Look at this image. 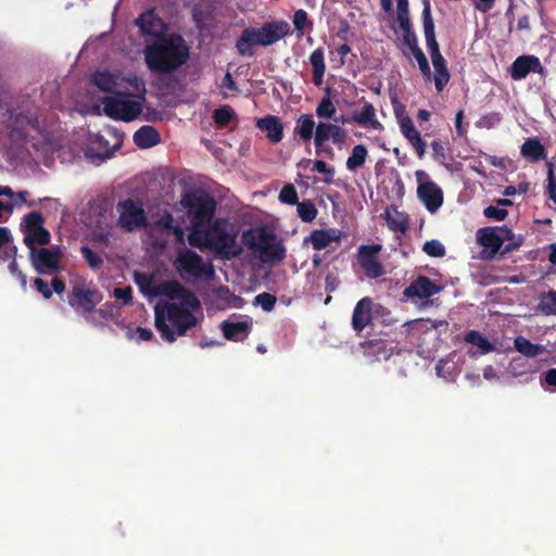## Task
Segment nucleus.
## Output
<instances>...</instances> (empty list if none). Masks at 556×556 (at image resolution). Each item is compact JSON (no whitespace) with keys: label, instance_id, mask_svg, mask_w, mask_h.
<instances>
[{"label":"nucleus","instance_id":"8","mask_svg":"<svg viewBox=\"0 0 556 556\" xmlns=\"http://www.w3.org/2000/svg\"><path fill=\"white\" fill-rule=\"evenodd\" d=\"M124 136L118 130L106 127L99 134H92L88 138L85 156L94 164H100L110 159L123 144Z\"/></svg>","mask_w":556,"mask_h":556},{"label":"nucleus","instance_id":"19","mask_svg":"<svg viewBox=\"0 0 556 556\" xmlns=\"http://www.w3.org/2000/svg\"><path fill=\"white\" fill-rule=\"evenodd\" d=\"M380 251V244L362 245L358 250V262L369 278H378L383 275L382 265L377 257Z\"/></svg>","mask_w":556,"mask_h":556},{"label":"nucleus","instance_id":"25","mask_svg":"<svg viewBox=\"0 0 556 556\" xmlns=\"http://www.w3.org/2000/svg\"><path fill=\"white\" fill-rule=\"evenodd\" d=\"M464 340L466 343L472 345V349L468 350V355L477 357L478 355H485L496 351V343L490 341L485 336L476 330L468 331Z\"/></svg>","mask_w":556,"mask_h":556},{"label":"nucleus","instance_id":"5","mask_svg":"<svg viewBox=\"0 0 556 556\" xmlns=\"http://www.w3.org/2000/svg\"><path fill=\"white\" fill-rule=\"evenodd\" d=\"M242 241L263 263H279L286 257V248L281 240L263 228L244 231Z\"/></svg>","mask_w":556,"mask_h":556},{"label":"nucleus","instance_id":"26","mask_svg":"<svg viewBox=\"0 0 556 556\" xmlns=\"http://www.w3.org/2000/svg\"><path fill=\"white\" fill-rule=\"evenodd\" d=\"M402 135L408 140L415 149L419 159H422L426 153V142L421 138L420 132L415 127L412 118L404 116L399 121Z\"/></svg>","mask_w":556,"mask_h":556},{"label":"nucleus","instance_id":"22","mask_svg":"<svg viewBox=\"0 0 556 556\" xmlns=\"http://www.w3.org/2000/svg\"><path fill=\"white\" fill-rule=\"evenodd\" d=\"M351 118L358 126L366 129L378 132L383 130L382 124L377 118L376 109L369 102H364L359 109L355 110Z\"/></svg>","mask_w":556,"mask_h":556},{"label":"nucleus","instance_id":"36","mask_svg":"<svg viewBox=\"0 0 556 556\" xmlns=\"http://www.w3.org/2000/svg\"><path fill=\"white\" fill-rule=\"evenodd\" d=\"M422 20L425 38L429 50L439 49V45L435 40L434 23L431 16L430 3L428 1L425 2V7L422 10Z\"/></svg>","mask_w":556,"mask_h":556},{"label":"nucleus","instance_id":"47","mask_svg":"<svg viewBox=\"0 0 556 556\" xmlns=\"http://www.w3.org/2000/svg\"><path fill=\"white\" fill-rule=\"evenodd\" d=\"M296 212L304 223L313 222L317 216V208L311 201H302L296 203Z\"/></svg>","mask_w":556,"mask_h":556},{"label":"nucleus","instance_id":"38","mask_svg":"<svg viewBox=\"0 0 556 556\" xmlns=\"http://www.w3.org/2000/svg\"><path fill=\"white\" fill-rule=\"evenodd\" d=\"M309 63L313 68V81L316 86H320L324 81V75L326 71L323 49L318 48L311 53Z\"/></svg>","mask_w":556,"mask_h":556},{"label":"nucleus","instance_id":"29","mask_svg":"<svg viewBox=\"0 0 556 556\" xmlns=\"http://www.w3.org/2000/svg\"><path fill=\"white\" fill-rule=\"evenodd\" d=\"M136 24L143 35L160 37L165 31L164 23L153 11L142 13L136 21Z\"/></svg>","mask_w":556,"mask_h":556},{"label":"nucleus","instance_id":"46","mask_svg":"<svg viewBox=\"0 0 556 556\" xmlns=\"http://www.w3.org/2000/svg\"><path fill=\"white\" fill-rule=\"evenodd\" d=\"M437 374L445 381H454L458 371L454 362L440 359L435 366Z\"/></svg>","mask_w":556,"mask_h":556},{"label":"nucleus","instance_id":"54","mask_svg":"<svg viewBox=\"0 0 556 556\" xmlns=\"http://www.w3.org/2000/svg\"><path fill=\"white\" fill-rule=\"evenodd\" d=\"M279 200L286 204H296L298 203V193L293 185H286L280 193Z\"/></svg>","mask_w":556,"mask_h":556},{"label":"nucleus","instance_id":"43","mask_svg":"<svg viewBox=\"0 0 556 556\" xmlns=\"http://www.w3.org/2000/svg\"><path fill=\"white\" fill-rule=\"evenodd\" d=\"M111 228L109 223L98 222L90 231V240L97 245L106 247L110 242Z\"/></svg>","mask_w":556,"mask_h":556},{"label":"nucleus","instance_id":"33","mask_svg":"<svg viewBox=\"0 0 556 556\" xmlns=\"http://www.w3.org/2000/svg\"><path fill=\"white\" fill-rule=\"evenodd\" d=\"M160 135L152 126H142L134 134V142L140 149H148L160 142Z\"/></svg>","mask_w":556,"mask_h":556},{"label":"nucleus","instance_id":"17","mask_svg":"<svg viewBox=\"0 0 556 556\" xmlns=\"http://www.w3.org/2000/svg\"><path fill=\"white\" fill-rule=\"evenodd\" d=\"M16 247L13 243L11 233L7 228L0 227V262L10 261L9 271L10 274L20 280L23 288L26 287L27 280L25 275L17 268L15 261Z\"/></svg>","mask_w":556,"mask_h":556},{"label":"nucleus","instance_id":"3","mask_svg":"<svg viewBox=\"0 0 556 556\" xmlns=\"http://www.w3.org/2000/svg\"><path fill=\"white\" fill-rule=\"evenodd\" d=\"M143 54L151 71L170 73L187 62L189 49L181 37L168 36L148 45Z\"/></svg>","mask_w":556,"mask_h":556},{"label":"nucleus","instance_id":"21","mask_svg":"<svg viewBox=\"0 0 556 556\" xmlns=\"http://www.w3.org/2000/svg\"><path fill=\"white\" fill-rule=\"evenodd\" d=\"M346 132L337 124L320 122L316 126L314 143L317 149L324 147L327 141L341 146L345 142Z\"/></svg>","mask_w":556,"mask_h":556},{"label":"nucleus","instance_id":"56","mask_svg":"<svg viewBox=\"0 0 556 556\" xmlns=\"http://www.w3.org/2000/svg\"><path fill=\"white\" fill-rule=\"evenodd\" d=\"M233 116V111L229 108H222L215 111L214 119L216 124L224 126L227 125Z\"/></svg>","mask_w":556,"mask_h":556},{"label":"nucleus","instance_id":"1","mask_svg":"<svg viewBox=\"0 0 556 556\" xmlns=\"http://www.w3.org/2000/svg\"><path fill=\"white\" fill-rule=\"evenodd\" d=\"M135 282L143 295L162 298L154 306V324L163 340L173 343L202 319L200 301L179 282L160 281L146 273H135Z\"/></svg>","mask_w":556,"mask_h":556},{"label":"nucleus","instance_id":"60","mask_svg":"<svg viewBox=\"0 0 556 556\" xmlns=\"http://www.w3.org/2000/svg\"><path fill=\"white\" fill-rule=\"evenodd\" d=\"M509 371L514 377H520L527 374L523 361L521 358H513L509 364Z\"/></svg>","mask_w":556,"mask_h":556},{"label":"nucleus","instance_id":"28","mask_svg":"<svg viewBox=\"0 0 556 556\" xmlns=\"http://www.w3.org/2000/svg\"><path fill=\"white\" fill-rule=\"evenodd\" d=\"M375 305L369 298H363L356 304L353 317L352 325L356 331H362L372 319V309Z\"/></svg>","mask_w":556,"mask_h":556},{"label":"nucleus","instance_id":"9","mask_svg":"<svg viewBox=\"0 0 556 556\" xmlns=\"http://www.w3.org/2000/svg\"><path fill=\"white\" fill-rule=\"evenodd\" d=\"M72 283L73 290L70 304L87 318L92 309L102 301V295L96 287L85 279L78 278L72 281Z\"/></svg>","mask_w":556,"mask_h":556},{"label":"nucleus","instance_id":"35","mask_svg":"<svg viewBox=\"0 0 556 556\" xmlns=\"http://www.w3.org/2000/svg\"><path fill=\"white\" fill-rule=\"evenodd\" d=\"M368 159V149L365 144L359 143L352 148L351 153L345 162V167L349 172H356L363 167Z\"/></svg>","mask_w":556,"mask_h":556},{"label":"nucleus","instance_id":"31","mask_svg":"<svg viewBox=\"0 0 556 556\" xmlns=\"http://www.w3.org/2000/svg\"><path fill=\"white\" fill-rule=\"evenodd\" d=\"M432 65L434 67L433 80L438 91H442L446 84L450 81V73L445 65V60L440 53V50H430Z\"/></svg>","mask_w":556,"mask_h":556},{"label":"nucleus","instance_id":"50","mask_svg":"<svg viewBox=\"0 0 556 556\" xmlns=\"http://www.w3.org/2000/svg\"><path fill=\"white\" fill-rule=\"evenodd\" d=\"M412 54H413L414 59L416 60V62L418 63L419 70H420L421 74L424 75V77L427 80H431L430 66H429L428 60H427L426 55L424 54V52L419 48L414 47V48H412Z\"/></svg>","mask_w":556,"mask_h":556},{"label":"nucleus","instance_id":"61","mask_svg":"<svg viewBox=\"0 0 556 556\" xmlns=\"http://www.w3.org/2000/svg\"><path fill=\"white\" fill-rule=\"evenodd\" d=\"M307 23V14L304 10H298L293 16V24L298 30H303Z\"/></svg>","mask_w":556,"mask_h":556},{"label":"nucleus","instance_id":"49","mask_svg":"<svg viewBox=\"0 0 556 556\" xmlns=\"http://www.w3.org/2000/svg\"><path fill=\"white\" fill-rule=\"evenodd\" d=\"M540 309L546 315H556V291H549L541 298Z\"/></svg>","mask_w":556,"mask_h":556},{"label":"nucleus","instance_id":"15","mask_svg":"<svg viewBox=\"0 0 556 556\" xmlns=\"http://www.w3.org/2000/svg\"><path fill=\"white\" fill-rule=\"evenodd\" d=\"M511 231L507 228H482L477 232V240L483 248L482 254L492 258L502 248L505 240L511 239Z\"/></svg>","mask_w":556,"mask_h":556},{"label":"nucleus","instance_id":"30","mask_svg":"<svg viewBox=\"0 0 556 556\" xmlns=\"http://www.w3.org/2000/svg\"><path fill=\"white\" fill-rule=\"evenodd\" d=\"M26 195L25 191L15 193L10 187L0 186V218L4 213H11L14 206L25 203Z\"/></svg>","mask_w":556,"mask_h":556},{"label":"nucleus","instance_id":"34","mask_svg":"<svg viewBox=\"0 0 556 556\" xmlns=\"http://www.w3.org/2000/svg\"><path fill=\"white\" fill-rule=\"evenodd\" d=\"M386 222L390 229L397 232H405L408 227V217L404 212L390 206L384 212Z\"/></svg>","mask_w":556,"mask_h":556},{"label":"nucleus","instance_id":"40","mask_svg":"<svg viewBox=\"0 0 556 556\" xmlns=\"http://www.w3.org/2000/svg\"><path fill=\"white\" fill-rule=\"evenodd\" d=\"M216 296L219 301L220 308H241L244 305V300L238 295L232 294L226 287L218 288L216 291Z\"/></svg>","mask_w":556,"mask_h":556},{"label":"nucleus","instance_id":"23","mask_svg":"<svg viewBox=\"0 0 556 556\" xmlns=\"http://www.w3.org/2000/svg\"><path fill=\"white\" fill-rule=\"evenodd\" d=\"M155 233H160L162 237L173 233L178 243L185 244L184 229L179 225H174V218L168 213L161 216L150 228V237H153Z\"/></svg>","mask_w":556,"mask_h":556},{"label":"nucleus","instance_id":"7","mask_svg":"<svg viewBox=\"0 0 556 556\" xmlns=\"http://www.w3.org/2000/svg\"><path fill=\"white\" fill-rule=\"evenodd\" d=\"M93 84L103 92L112 96L126 93L130 90H143L146 86L142 78L135 73L121 68H106L98 71L92 76Z\"/></svg>","mask_w":556,"mask_h":556},{"label":"nucleus","instance_id":"14","mask_svg":"<svg viewBox=\"0 0 556 556\" xmlns=\"http://www.w3.org/2000/svg\"><path fill=\"white\" fill-rule=\"evenodd\" d=\"M118 219L121 228L132 231L144 226L147 216L142 204L132 200H126L117 205Z\"/></svg>","mask_w":556,"mask_h":556},{"label":"nucleus","instance_id":"11","mask_svg":"<svg viewBox=\"0 0 556 556\" xmlns=\"http://www.w3.org/2000/svg\"><path fill=\"white\" fill-rule=\"evenodd\" d=\"M21 228L24 235V243L28 250L47 245L50 242V232L43 227V218L38 212L26 215Z\"/></svg>","mask_w":556,"mask_h":556},{"label":"nucleus","instance_id":"32","mask_svg":"<svg viewBox=\"0 0 556 556\" xmlns=\"http://www.w3.org/2000/svg\"><path fill=\"white\" fill-rule=\"evenodd\" d=\"M256 125L262 131L266 132L270 141H281L283 136V126L278 117L273 115L265 116L257 119Z\"/></svg>","mask_w":556,"mask_h":556},{"label":"nucleus","instance_id":"44","mask_svg":"<svg viewBox=\"0 0 556 556\" xmlns=\"http://www.w3.org/2000/svg\"><path fill=\"white\" fill-rule=\"evenodd\" d=\"M521 154L530 161H539L544 156L543 146L535 139H529L521 146Z\"/></svg>","mask_w":556,"mask_h":556},{"label":"nucleus","instance_id":"2","mask_svg":"<svg viewBox=\"0 0 556 556\" xmlns=\"http://www.w3.org/2000/svg\"><path fill=\"white\" fill-rule=\"evenodd\" d=\"M180 205L187 211L188 242L200 250H208L216 258L228 261L239 256L242 245L239 228L228 218L213 220L216 202L204 192L182 197Z\"/></svg>","mask_w":556,"mask_h":556},{"label":"nucleus","instance_id":"45","mask_svg":"<svg viewBox=\"0 0 556 556\" xmlns=\"http://www.w3.org/2000/svg\"><path fill=\"white\" fill-rule=\"evenodd\" d=\"M366 353L372 355L377 361L388 359L392 354V346L384 341L369 342Z\"/></svg>","mask_w":556,"mask_h":556},{"label":"nucleus","instance_id":"55","mask_svg":"<svg viewBox=\"0 0 556 556\" xmlns=\"http://www.w3.org/2000/svg\"><path fill=\"white\" fill-rule=\"evenodd\" d=\"M276 303V298L269 293H261L255 296L254 304L261 306L265 312H270Z\"/></svg>","mask_w":556,"mask_h":556},{"label":"nucleus","instance_id":"59","mask_svg":"<svg viewBox=\"0 0 556 556\" xmlns=\"http://www.w3.org/2000/svg\"><path fill=\"white\" fill-rule=\"evenodd\" d=\"M541 386L544 389H552L553 391H556V368L548 369L542 380Z\"/></svg>","mask_w":556,"mask_h":556},{"label":"nucleus","instance_id":"6","mask_svg":"<svg viewBox=\"0 0 556 556\" xmlns=\"http://www.w3.org/2000/svg\"><path fill=\"white\" fill-rule=\"evenodd\" d=\"M290 30L287 22L267 23L261 28H245L236 47L238 52L244 56H252L255 46H269L283 38Z\"/></svg>","mask_w":556,"mask_h":556},{"label":"nucleus","instance_id":"57","mask_svg":"<svg viewBox=\"0 0 556 556\" xmlns=\"http://www.w3.org/2000/svg\"><path fill=\"white\" fill-rule=\"evenodd\" d=\"M112 295L116 301H119L123 304H128L132 300V289L130 287L115 288Z\"/></svg>","mask_w":556,"mask_h":556},{"label":"nucleus","instance_id":"39","mask_svg":"<svg viewBox=\"0 0 556 556\" xmlns=\"http://www.w3.org/2000/svg\"><path fill=\"white\" fill-rule=\"evenodd\" d=\"M316 126L317 125L312 115L302 114L296 119L295 132L302 140L309 141L315 136Z\"/></svg>","mask_w":556,"mask_h":556},{"label":"nucleus","instance_id":"10","mask_svg":"<svg viewBox=\"0 0 556 556\" xmlns=\"http://www.w3.org/2000/svg\"><path fill=\"white\" fill-rule=\"evenodd\" d=\"M174 265L185 279L211 278L214 275L213 266L205 264L199 254L188 249H184L178 253Z\"/></svg>","mask_w":556,"mask_h":556},{"label":"nucleus","instance_id":"16","mask_svg":"<svg viewBox=\"0 0 556 556\" xmlns=\"http://www.w3.org/2000/svg\"><path fill=\"white\" fill-rule=\"evenodd\" d=\"M35 127L28 117L13 116L8 109L0 106V137L2 134L15 141L26 134V129ZM2 138H0V141Z\"/></svg>","mask_w":556,"mask_h":556},{"label":"nucleus","instance_id":"37","mask_svg":"<svg viewBox=\"0 0 556 556\" xmlns=\"http://www.w3.org/2000/svg\"><path fill=\"white\" fill-rule=\"evenodd\" d=\"M514 345L520 354L529 358H534L546 351L544 345L532 343L522 336L515 338Z\"/></svg>","mask_w":556,"mask_h":556},{"label":"nucleus","instance_id":"20","mask_svg":"<svg viewBox=\"0 0 556 556\" xmlns=\"http://www.w3.org/2000/svg\"><path fill=\"white\" fill-rule=\"evenodd\" d=\"M252 324L249 316H231L220 324V329L226 339L241 341L250 333Z\"/></svg>","mask_w":556,"mask_h":556},{"label":"nucleus","instance_id":"64","mask_svg":"<svg viewBox=\"0 0 556 556\" xmlns=\"http://www.w3.org/2000/svg\"><path fill=\"white\" fill-rule=\"evenodd\" d=\"M495 0H473L475 8L483 13L490 11Z\"/></svg>","mask_w":556,"mask_h":556},{"label":"nucleus","instance_id":"12","mask_svg":"<svg viewBox=\"0 0 556 556\" xmlns=\"http://www.w3.org/2000/svg\"><path fill=\"white\" fill-rule=\"evenodd\" d=\"M418 182L417 195L430 213H435L443 204V191L424 170L415 173Z\"/></svg>","mask_w":556,"mask_h":556},{"label":"nucleus","instance_id":"18","mask_svg":"<svg viewBox=\"0 0 556 556\" xmlns=\"http://www.w3.org/2000/svg\"><path fill=\"white\" fill-rule=\"evenodd\" d=\"M442 287L426 276H418L404 291L406 298L414 303H424L430 296L439 293Z\"/></svg>","mask_w":556,"mask_h":556},{"label":"nucleus","instance_id":"62","mask_svg":"<svg viewBox=\"0 0 556 556\" xmlns=\"http://www.w3.org/2000/svg\"><path fill=\"white\" fill-rule=\"evenodd\" d=\"M35 286H36L38 292L41 293L45 299H49L52 295V291L49 288L48 282H46L41 278L35 279Z\"/></svg>","mask_w":556,"mask_h":556},{"label":"nucleus","instance_id":"52","mask_svg":"<svg viewBox=\"0 0 556 556\" xmlns=\"http://www.w3.org/2000/svg\"><path fill=\"white\" fill-rule=\"evenodd\" d=\"M422 251L430 257H443L445 255V248L439 240L426 241L422 245Z\"/></svg>","mask_w":556,"mask_h":556},{"label":"nucleus","instance_id":"41","mask_svg":"<svg viewBox=\"0 0 556 556\" xmlns=\"http://www.w3.org/2000/svg\"><path fill=\"white\" fill-rule=\"evenodd\" d=\"M331 89L326 88V96L323 97L316 106L315 113L318 118L331 119L334 117L337 108L330 98Z\"/></svg>","mask_w":556,"mask_h":556},{"label":"nucleus","instance_id":"58","mask_svg":"<svg viewBox=\"0 0 556 556\" xmlns=\"http://www.w3.org/2000/svg\"><path fill=\"white\" fill-rule=\"evenodd\" d=\"M483 213L488 218L494 220H504L507 216V211L505 208H500L497 206L492 205L485 207Z\"/></svg>","mask_w":556,"mask_h":556},{"label":"nucleus","instance_id":"24","mask_svg":"<svg viewBox=\"0 0 556 556\" xmlns=\"http://www.w3.org/2000/svg\"><path fill=\"white\" fill-rule=\"evenodd\" d=\"M543 67L540 60L533 55L518 56L510 66V76L515 80L523 79L530 72L541 73Z\"/></svg>","mask_w":556,"mask_h":556},{"label":"nucleus","instance_id":"53","mask_svg":"<svg viewBox=\"0 0 556 556\" xmlns=\"http://www.w3.org/2000/svg\"><path fill=\"white\" fill-rule=\"evenodd\" d=\"M126 336L131 341L140 342V341L151 340L153 333L150 329H147V328H142V327L130 328L129 327L127 329Z\"/></svg>","mask_w":556,"mask_h":556},{"label":"nucleus","instance_id":"51","mask_svg":"<svg viewBox=\"0 0 556 556\" xmlns=\"http://www.w3.org/2000/svg\"><path fill=\"white\" fill-rule=\"evenodd\" d=\"M397 2V23L400 27L407 31L409 28L408 0H396Z\"/></svg>","mask_w":556,"mask_h":556},{"label":"nucleus","instance_id":"4","mask_svg":"<svg viewBox=\"0 0 556 556\" xmlns=\"http://www.w3.org/2000/svg\"><path fill=\"white\" fill-rule=\"evenodd\" d=\"M146 86L143 90H130L126 93L106 96L101 100L102 112L112 119L131 122L142 113L146 102Z\"/></svg>","mask_w":556,"mask_h":556},{"label":"nucleus","instance_id":"27","mask_svg":"<svg viewBox=\"0 0 556 556\" xmlns=\"http://www.w3.org/2000/svg\"><path fill=\"white\" fill-rule=\"evenodd\" d=\"M341 231L334 228L314 230L304 243H311L313 249L320 251L329 248L333 242L338 243L341 239Z\"/></svg>","mask_w":556,"mask_h":556},{"label":"nucleus","instance_id":"42","mask_svg":"<svg viewBox=\"0 0 556 556\" xmlns=\"http://www.w3.org/2000/svg\"><path fill=\"white\" fill-rule=\"evenodd\" d=\"M116 307L113 304H104L100 308H93L86 320L93 325H101L115 316Z\"/></svg>","mask_w":556,"mask_h":556},{"label":"nucleus","instance_id":"48","mask_svg":"<svg viewBox=\"0 0 556 556\" xmlns=\"http://www.w3.org/2000/svg\"><path fill=\"white\" fill-rule=\"evenodd\" d=\"M81 255L91 269H100L103 265V256L93 251L89 245L80 248Z\"/></svg>","mask_w":556,"mask_h":556},{"label":"nucleus","instance_id":"13","mask_svg":"<svg viewBox=\"0 0 556 556\" xmlns=\"http://www.w3.org/2000/svg\"><path fill=\"white\" fill-rule=\"evenodd\" d=\"M29 258L34 269L40 275H52L60 269L61 251L46 245L31 248Z\"/></svg>","mask_w":556,"mask_h":556},{"label":"nucleus","instance_id":"63","mask_svg":"<svg viewBox=\"0 0 556 556\" xmlns=\"http://www.w3.org/2000/svg\"><path fill=\"white\" fill-rule=\"evenodd\" d=\"M483 378L488 381H498L501 376L493 366L488 365L483 368Z\"/></svg>","mask_w":556,"mask_h":556}]
</instances>
